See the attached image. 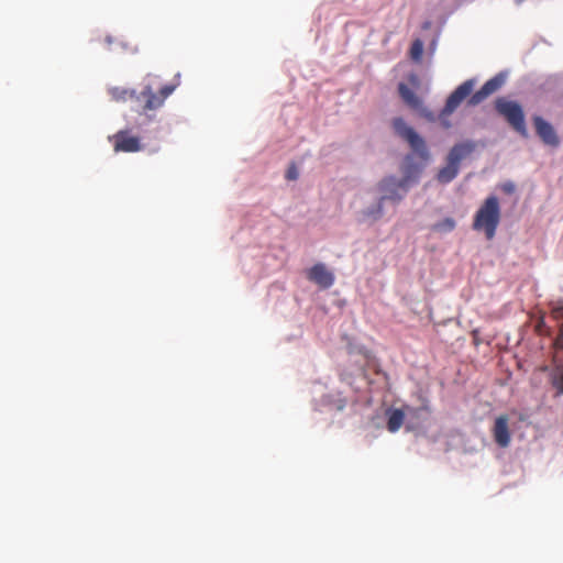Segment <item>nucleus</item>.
<instances>
[{"mask_svg":"<svg viewBox=\"0 0 563 563\" xmlns=\"http://www.w3.org/2000/svg\"><path fill=\"white\" fill-rule=\"evenodd\" d=\"M476 81L475 79H467L461 84L446 99L445 106L442 109L440 117L451 115L459 106L470 96L467 103L470 106H477L487 99L490 95L496 92L505 84V76L497 74L489 80H487L479 90L471 95Z\"/></svg>","mask_w":563,"mask_h":563,"instance_id":"f257e3e1","label":"nucleus"},{"mask_svg":"<svg viewBox=\"0 0 563 563\" xmlns=\"http://www.w3.org/2000/svg\"><path fill=\"white\" fill-rule=\"evenodd\" d=\"M476 81L475 79H467L461 84L446 99L445 106L442 109L440 117L451 115L459 106L470 96L467 103L470 106H477L487 99L490 95L496 92L505 84V76L497 74L489 80H487L479 90L471 95Z\"/></svg>","mask_w":563,"mask_h":563,"instance_id":"f03ea898","label":"nucleus"},{"mask_svg":"<svg viewBox=\"0 0 563 563\" xmlns=\"http://www.w3.org/2000/svg\"><path fill=\"white\" fill-rule=\"evenodd\" d=\"M154 84H147L140 95H136L135 90L113 87L109 89V93L111 98L118 102L135 98L137 102H143L142 109L146 112L162 107L166 98L175 90L174 85H164L158 88L157 92L154 91Z\"/></svg>","mask_w":563,"mask_h":563,"instance_id":"7ed1b4c3","label":"nucleus"},{"mask_svg":"<svg viewBox=\"0 0 563 563\" xmlns=\"http://www.w3.org/2000/svg\"><path fill=\"white\" fill-rule=\"evenodd\" d=\"M500 222L499 200L496 196H489L476 211L473 221L475 231H483L487 240L494 239Z\"/></svg>","mask_w":563,"mask_h":563,"instance_id":"20e7f679","label":"nucleus"},{"mask_svg":"<svg viewBox=\"0 0 563 563\" xmlns=\"http://www.w3.org/2000/svg\"><path fill=\"white\" fill-rule=\"evenodd\" d=\"M420 170L417 167H407L404 169V177L398 179L394 176L384 178L378 187L383 192L379 200H390L394 202L400 201L408 192L409 186L412 181L417 180Z\"/></svg>","mask_w":563,"mask_h":563,"instance_id":"39448f33","label":"nucleus"},{"mask_svg":"<svg viewBox=\"0 0 563 563\" xmlns=\"http://www.w3.org/2000/svg\"><path fill=\"white\" fill-rule=\"evenodd\" d=\"M474 148L475 144L472 142L455 144L449 152L446 165L438 172L437 179L442 184L452 181L459 174L461 161L470 155Z\"/></svg>","mask_w":563,"mask_h":563,"instance_id":"423d86ee","label":"nucleus"},{"mask_svg":"<svg viewBox=\"0 0 563 563\" xmlns=\"http://www.w3.org/2000/svg\"><path fill=\"white\" fill-rule=\"evenodd\" d=\"M495 108L515 131H517L521 136L528 137L525 113L518 102L510 101L505 98H498L495 101Z\"/></svg>","mask_w":563,"mask_h":563,"instance_id":"0eeeda50","label":"nucleus"},{"mask_svg":"<svg viewBox=\"0 0 563 563\" xmlns=\"http://www.w3.org/2000/svg\"><path fill=\"white\" fill-rule=\"evenodd\" d=\"M391 124L395 133L405 140L421 159H429L430 154L424 140L411 126L407 125L402 118H395Z\"/></svg>","mask_w":563,"mask_h":563,"instance_id":"6e6552de","label":"nucleus"},{"mask_svg":"<svg viewBox=\"0 0 563 563\" xmlns=\"http://www.w3.org/2000/svg\"><path fill=\"white\" fill-rule=\"evenodd\" d=\"M114 152L134 153L142 148L139 136L130 135L129 131L121 130L110 137Z\"/></svg>","mask_w":563,"mask_h":563,"instance_id":"1a4fd4ad","label":"nucleus"},{"mask_svg":"<svg viewBox=\"0 0 563 563\" xmlns=\"http://www.w3.org/2000/svg\"><path fill=\"white\" fill-rule=\"evenodd\" d=\"M532 121L537 135L545 145L552 147H558L560 145V139L551 123L540 115H534Z\"/></svg>","mask_w":563,"mask_h":563,"instance_id":"9d476101","label":"nucleus"},{"mask_svg":"<svg viewBox=\"0 0 563 563\" xmlns=\"http://www.w3.org/2000/svg\"><path fill=\"white\" fill-rule=\"evenodd\" d=\"M492 433L498 446L507 448L510 444L511 433L509 430V417L507 415H500L495 419Z\"/></svg>","mask_w":563,"mask_h":563,"instance_id":"9b49d317","label":"nucleus"},{"mask_svg":"<svg viewBox=\"0 0 563 563\" xmlns=\"http://www.w3.org/2000/svg\"><path fill=\"white\" fill-rule=\"evenodd\" d=\"M307 277L309 280L313 282L321 288H329L334 283V276L331 272L327 269V267L318 263L313 265L307 273Z\"/></svg>","mask_w":563,"mask_h":563,"instance_id":"f8f14e48","label":"nucleus"},{"mask_svg":"<svg viewBox=\"0 0 563 563\" xmlns=\"http://www.w3.org/2000/svg\"><path fill=\"white\" fill-rule=\"evenodd\" d=\"M549 382L552 388L555 390L554 396L559 397L563 395V363L558 360V355L554 354L552 358V367L549 373Z\"/></svg>","mask_w":563,"mask_h":563,"instance_id":"ddd939ff","label":"nucleus"},{"mask_svg":"<svg viewBox=\"0 0 563 563\" xmlns=\"http://www.w3.org/2000/svg\"><path fill=\"white\" fill-rule=\"evenodd\" d=\"M398 92L402 101L413 110L422 109V100L410 89L406 84L400 82L398 85Z\"/></svg>","mask_w":563,"mask_h":563,"instance_id":"4468645a","label":"nucleus"},{"mask_svg":"<svg viewBox=\"0 0 563 563\" xmlns=\"http://www.w3.org/2000/svg\"><path fill=\"white\" fill-rule=\"evenodd\" d=\"M405 413L400 409H395L390 411L387 420V429L390 432H396L400 429L404 423Z\"/></svg>","mask_w":563,"mask_h":563,"instance_id":"2eb2a0df","label":"nucleus"},{"mask_svg":"<svg viewBox=\"0 0 563 563\" xmlns=\"http://www.w3.org/2000/svg\"><path fill=\"white\" fill-rule=\"evenodd\" d=\"M455 228V221L452 218H445L442 221L433 224L432 230L440 233H448Z\"/></svg>","mask_w":563,"mask_h":563,"instance_id":"dca6fc26","label":"nucleus"},{"mask_svg":"<svg viewBox=\"0 0 563 563\" xmlns=\"http://www.w3.org/2000/svg\"><path fill=\"white\" fill-rule=\"evenodd\" d=\"M383 201L378 200L375 206L365 209L363 216L367 219L377 220L383 216Z\"/></svg>","mask_w":563,"mask_h":563,"instance_id":"f3484780","label":"nucleus"},{"mask_svg":"<svg viewBox=\"0 0 563 563\" xmlns=\"http://www.w3.org/2000/svg\"><path fill=\"white\" fill-rule=\"evenodd\" d=\"M423 54V43L421 40L412 42L410 47V56L413 60H420Z\"/></svg>","mask_w":563,"mask_h":563,"instance_id":"a211bd4d","label":"nucleus"},{"mask_svg":"<svg viewBox=\"0 0 563 563\" xmlns=\"http://www.w3.org/2000/svg\"><path fill=\"white\" fill-rule=\"evenodd\" d=\"M551 316L558 322V330L563 333V305L554 307Z\"/></svg>","mask_w":563,"mask_h":563,"instance_id":"6ab92c4d","label":"nucleus"},{"mask_svg":"<svg viewBox=\"0 0 563 563\" xmlns=\"http://www.w3.org/2000/svg\"><path fill=\"white\" fill-rule=\"evenodd\" d=\"M553 346L555 350L554 354H556V355H559V353L561 351H563V333L562 332L559 331V334L554 340ZM558 360H560V356H558Z\"/></svg>","mask_w":563,"mask_h":563,"instance_id":"aec40b11","label":"nucleus"},{"mask_svg":"<svg viewBox=\"0 0 563 563\" xmlns=\"http://www.w3.org/2000/svg\"><path fill=\"white\" fill-rule=\"evenodd\" d=\"M298 176H299V173H298L296 165L291 164L286 172V178L288 180H296L298 178Z\"/></svg>","mask_w":563,"mask_h":563,"instance_id":"412c9836","label":"nucleus"},{"mask_svg":"<svg viewBox=\"0 0 563 563\" xmlns=\"http://www.w3.org/2000/svg\"><path fill=\"white\" fill-rule=\"evenodd\" d=\"M500 188L501 190L505 192V194H508V195H511L515 192L516 190V186L512 181H506V183H503L500 185Z\"/></svg>","mask_w":563,"mask_h":563,"instance_id":"4be33fe9","label":"nucleus"},{"mask_svg":"<svg viewBox=\"0 0 563 563\" xmlns=\"http://www.w3.org/2000/svg\"><path fill=\"white\" fill-rule=\"evenodd\" d=\"M522 1H523V0H516V2H517V3H520V2H522Z\"/></svg>","mask_w":563,"mask_h":563,"instance_id":"5701e85b","label":"nucleus"}]
</instances>
